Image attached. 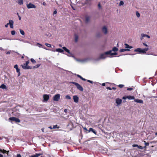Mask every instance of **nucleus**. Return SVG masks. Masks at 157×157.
<instances>
[{
    "instance_id": "412c9836",
    "label": "nucleus",
    "mask_w": 157,
    "mask_h": 157,
    "mask_svg": "<svg viewBox=\"0 0 157 157\" xmlns=\"http://www.w3.org/2000/svg\"><path fill=\"white\" fill-rule=\"evenodd\" d=\"M124 45H125V48H132V46H129V45L126 44H125Z\"/></svg>"
},
{
    "instance_id": "e2e57ef3",
    "label": "nucleus",
    "mask_w": 157,
    "mask_h": 157,
    "mask_svg": "<svg viewBox=\"0 0 157 157\" xmlns=\"http://www.w3.org/2000/svg\"><path fill=\"white\" fill-rule=\"evenodd\" d=\"M67 111V109H64V112L66 113Z\"/></svg>"
},
{
    "instance_id": "f3484780",
    "label": "nucleus",
    "mask_w": 157,
    "mask_h": 157,
    "mask_svg": "<svg viewBox=\"0 0 157 157\" xmlns=\"http://www.w3.org/2000/svg\"><path fill=\"white\" fill-rule=\"evenodd\" d=\"M130 50L128 49H122L120 50V52H123L126 51H129Z\"/></svg>"
},
{
    "instance_id": "20e7f679",
    "label": "nucleus",
    "mask_w": 157,
    "mask_h": 157,
    "mask_svg": "<svg viewBox=\"0 0 157 157\" xmlns=\"http://www.w3.org/2000/svg\"><path fill=\"white\" fill-rule=\"evenodd\" d=\"M71 83H72L76 86L78 89L80 91H83V88L80 85H79L78 83L74 82H70Z\"/></svg>"
},
{
    "instance_id": "052dcab7",
    "label": "nucleus",
    "mask_w": 157,
    "mask_h": 157,
    "mask_svg": "<svg viewBox=\"0 0 157 157\" xmlns=\"http://www.w3.org/2000/svg\"><path fill=\"white\" fill-rule=\"evenodd\" d=\"M102 86H105V83H103L102 84Z\"/></svg>"
},
{
    "instance_id": "2f4dec72",
    "label": "nucleus",
    "mask_w": 157,
    "mask_h": 157,
    "mask_svg": "<svg viewBox=\"0 0 157 157\" xmlns=\"http://www.w3.org/2000/svg\"><path fill=\"white\" fill-rule=\"evenodd\" d=\"M65 98L66 99H71V98L70 96L68 95H67L66 96Z\"/></svg>"
},
{
    "instance_id": "49530a36",
    "label": "nucleus",
    "mask_w": 157,
    "mask_h": 157,
    "mask_svg": "<svg viewBox=\"0 0 157 157\" xmlns=\"http://www.w3.org/2000/svg\"><path fill=\"white\" fill-rule=\"evenodd\" d=\"M98 8L100 9L101 8V4L100 3H99L98 5Z\"/></svg>"
},
{
    "instance_id": "c85d7f7f",
    "label": "nucleus",
    "mask_w": 157,
    "mask_h": 157,
    "mask_svg": "<svg viewBox=\"0 0 157 157\" xmlns=\"http://www.w3.org/2000/svg\"><path fill=\"white\" fill-rule=\"evenodd\" d=\"M20 33L23 35H25V32H24V31L23 30H21V29H20Z\"/></svg>"
},
{
    "instance_id": "6e6552de",
    "label": "nucleus",
    "mask_w": 157,
    "mask_h": 157,
    "mask_svg": "<svg viewBox=\"0 0 157 157\" xmlns=\"http://www.w3.org/2000/svg\"><path fill=\"white\" fill-rule=\"evenodd\" d=\"M27 7L28 9L31 8H36V6L31 3H29L27 5Z\"/></svg>"
},
{
    "instance_id": "79ce46f5",
    "label": "nucleus",
    "mask_w": 157,
    "mask_h": 157,
    "mask_svg": "<svg viewBox=\"0 0 157 157\" xmlns=\"http://www.w3.org/2000/svg\"><path fill=\"white\" fill-rule=\"evenodd\" d=\"M133 89L132 88H128L127 89L128 90H132Z\"/></svg>"
},
{
    "instance_id": "bf43d9fd",
    "label": "nucleus",
    "mask_w": 157,
    "mask_h": 157,
    "mask_svg": "<svg viewBox=\"0 0 157 157\" xmlns=\"http://www.w3.org/2000/svg\"><path fill=\"white\" fill-rule=\"evenodd\" d=\"M43 5L44 6H45L46 5V3L45 2H43Z\"/></svg>"
},
{
    "instance_id": "a878e982",
    "label": "nucleus",
    "mask_w": 157,
    "mask_h": 157,
    "mask_svg": "<svg viewBox=\"0 0 157 157\" xmlns=\"http://www.w3.org/2000/svg\"><path fill=\"white\" fill-rule=\"evenodd\" d=\"M16 71L18 73V76H19L20 75V69L18 68L17 69Z\"/></svg>"
},
{
    "instance_id": "4d7b16f0",
    "label": "nucleus",
    "mask_w": 157,
    "mask_h": 157,
    "mask_svg": "<svg viewBox=\"0 0 157 157\" xmlns=\"http://www.w3.org/2000/svg\"><path fill=\"white\" fill-rule=\"evenodd\" d=\"M81 79L83 81H86V79H85V78H83V77H82V78Z\"/></svg>"
},
{
    "instance_id": "680f3d73",
    "label": "nucleus",
    "mask_w": 157,
    "mask_h": 157,
    "mask_svg": "<svg viewBox=\"0 0 157 157\" xmlns=\"http://www.w3.org/2000/svg\"><path fill=\"white\" fill-rule=\"evenodd\" d=\"M18 17L19 20H21V16H18Z\"/></svg>"
},
{
    "instance_id": "dca6fc26",
    "label": "nucleus",
    "mask_w": 157,
    "mask_h": 157,
    "mask_svg": "<svg viewBox=\"0 0 157 157\" xmlns=\"http://www.w3.org/2000/svg\"><path fill=\"white\" fill-rule=\"evenodd\" d=\"M75 42H77L78 41V36L77 34H75Z\"/></svg>"
},
{
    "instance_id": "b1692460",
    "label": "nucleus",
    "mask_w": 157,
    "mask_h": 157,
    "mask_svg": "<svg viewBox=\"0 0 157 157\" xmlns=\"http://www.w3.org/2000/svg\"><path fill=\"white\" fill-rule=\"evenodd\" d=\"M90 18L89 16L86 17L85 21L86 22H88L90 20Z\"/></svg>"
},
{
    "instance_id": "4be33fe9",
    "label": "nucleus",
    "mask_w": 157,
    "mask_h": 157,
    "mask_svg": "<svg viewBox=\"0 0 157 157\" xmlns=\"http://www.w3.org/2000/svg\"><path fill=\"white\" fill-rule=\"evenodd\" d=\"M0 88H2V89H6V86L4 85V84H2L1 85V86H0Z\"/></svg>"
},
{
    "instance_id": "69168bd1",
    "label": "nucleus",
    "mask_w": 157,
    "mask_h": 157,
    "mask_svg": "<svg viewBox=\"0 0 157 157\" xmlns=\"http://www.w3.org/2000/svg\"><path fill=\"white\" fill-rule=\"evenodd\" d=\"M0 157H3V156L1 154H0Z\"/></svg>"
},
{
    "instance_id": "a19ab883",
    "label": "nucleus",
    "mask_w": 157,
    "mask_h": 157,
    "mask_svg": "<svg viewBox=\"0 0 157 157\" xmlns=\"http://www.w3.org/2000/svg\"><path fill=\"white\" fill-rule=\"evenodd\" d=\"M57 13V11L56 10H54L53 12V15H54V14H56Z\"/></svg>"
},
{
    "instance_id": "13d9d810",
    "label": "nucleus",
    "mask_w": 157,
    "mask_h": 157,
    "mask_svg": "<svg viewBox=\"0 0 157 157\" xmlns=\"http://www.w3.org/2000/svg\"><path fill=\"white\" fill-rule=\"evenodd\" d=\"M116 89V87H113L112 88V90H115Z\"/></svg>"
},
{
    "instance_id": "338daca9",
    "label": "nucleus",
    "mask_w": 157,
    "mask_h": 157,
    "mask_svg": "<svg viewBox=\"0 0 157 157\" xmlns=\"http://www.w3.org/2000/svg\"><path fill=\"white\" fill-rule=\"evenodd\" d=\"M6 54H10V52H8L7 53H6Z\"/></svg>"
},
{
    "instance_id": "bb28decb",
    "label": "nucleus",
    "mask_w": 157,
    "mask_h": 157,
    "mask_svg": "<svg viewBox=\"0 0 157 157\" xmlns=\"http://www.w3.org/2000/svg\"><path fill=\"white\" fill-rule=\"evenodd\" d=\"M9 152V151H7L6 150L3 149L2 150V153L4 154L6 153L8 155V153Z\"/></svg>"
},
{
    "instance_id": "aec40b11",
    "label": "nucleus",
    "mask_w": 157,
    "mask_h": 157,
    "mask_svg": "<svg viewBox=\"0 0 157 157\" xmlns=\"http://www.w3.org/2000/svg\"><path fill=\"white\" fill-rule=\"evenodd\" d=\"M17 2L20 5H21L23 4V0H17Z\"/></svg>"
},
{
    "instance_id": "f03ea898",
    "label": "nucleus",
    "mask_w": 157,
    "mask_h": 157,
    "mask_svg": "<svg viewBox=\"0 0 157 157\" xmlns=\"http://www.w3.org/2000/svg\"><path fill=\"white\" fill-rule=\"evenodd\" d=\"M148 50V48H147L144 49H141L140 48H138L134 50L135 52H138L140 53H146V52Z\"/></svg>"
},
{
    "instance_id": "5701e85b",
    "label": "nucleus",
    "mask_w": 157,
    "mask_h": 157,
    "mask_svg": "<svg viewBox=\"0 0 157 157\" xmlns=\"http://www.w3.org/2000/svg\"><path fill=\"white\" fill-rule=\"evenodd\" d=\"M56 51L60 52H63V51L62 49L60 48H58L56 50Z\"/></svg>"
},
{
    "instance_id": "5fc2aeb1",
    "label": "nucleus",
    "mask_w": 157,
    "mask_h": 157,
    "mask_svg": "<svg viewBox=\"0 0 157 157\" xmlns=\"http://www.w3.org/2000/svg\"><path fill=\"white\" fill-rule=\"evenodd\" d=\"M9 23H8L6 25H5V27L6 28H7L8 27V25H9Z\"/></svg>"
},
{
    "instance_id": "864d4df0",
    "label": "nucleus",
    "mask_w": 157,
    "mask_h": 157,
    "mask_svg": "<svg viewBox=\"0 0 157 157\" xmlns=\"http://www.w3.org/2000/svg\"><path fill=\"white\" fill-rule=\"evenodd\" d=\"M138 147L139 148H140V149H142V147L140 146H138Z\"/></svg>"
},
{
    "instance_id": "393cba45",
    "label": "nucleus",
    "mask_w": 157,
    "mask_h": 157,
    "mask_svg": "<svg viewBox=\"0 0 157 157\" xmlns=\"http://www.w3.org/2000/svg\"><path fill=\"white\" fill-rule=\"evenodd\" d=\"M118 50V49L116 47H114L113 48L112 51L114 52H117Z\"/></svg>"
},
{
    "instance_id": "a18cd8bd",
    "label": "nucleus",
    "mask_w": 157,
    "mask_h": 157,
    "mask_svg": "<svg viewBox=\"0 0 157 157\" xmlns=\"http://www.w3.org/2000/svg\"><path fill=\"white\" fill-rule=\"evenodd\" d=\"M77 76L79 78L81 79L82 78V77L81 75H77Z\"/></svg>"
},
{
    "instance_id": "7ed1b4c3",
    "label": "nucleus",
    "mask_w": 157,
    "mask_h": 157,
    "mask_svg": "<svg viewBox=\"0 0 157 157\" xmlns=\"http://www.w3.org/2000/svg\"><path fill=\"white\" fill-rule=\"evenodd\" d=\"M29 63V60H28L25 63H24L23 64L21 65V66L22 68L24 69H29L32 68V67L28 66V64Z\"/></svg>"
},
{
    "instance_id": "2eb2a0df",
    "label": "nucleus",
    "mask_w": 157,
    "mask_h": 157,
    "mask_svg": "<svg viewBox=\"0 0 157 157\" xmlns=\"http://www.w3.org/2000/svg\"><path fill=\"white\" fill-rule=\"evenodd\" d=\"M127 98L129 100L135 99V97L134 96H127Z\"/></svg>"
},
{
    "instance_id": "473e14b6",
    "label": "nucleus",
    "mask_w": 157,
    "mask_h": 157,
    "mask_svg": "<svg viewBox=\"0 0 157 157\" xmlns=\"http://www.w3.org/2000/svg\"><path fill=\"white\" fill-rule=\"evenodd\" d=\"M45 45L48 47H51V45L50 44L48 43H45Z\"/></svg>"
},
{
    "instance_id": "ea45409f",
    "label": "nucleus",
    "mask_w": 157,
    "mask_h": 157,
    "mask_svg": "<svg viewBox=\"0 0 157 157\" xmlns=\"http://www.w3.org/2000/svg\"><path fill=\"white\" fill-rule=\"evenodd\" d=\"M37 44V45H38V46L40 48L42 47V45L39 43H38Z\"/></svg>"
},
{
    "instance_id": "603ef678",
    "label": "nucleus",
    "mask_w": 157,
    "mask_h": 157,
    "mask_svg": "<svg viewBox=\"0 0 157 157\" xmlns=\"http://www.w3.org/2000/svg\"><path fill=\"white\" fill-rule=\"evenodd\" d=\"M10 27L11 28H12V29L13 28V25H10Z\"/></svg>"
},
{
    "instance_id": "f704fd0d",
    "label": "nucleus",
    "mask_w": 157,
    "mask_h": 157,
    "mask_svg": "<svg viewBox=\"0 0 157 157\" xmlns=\"http://www.w3.org/2000/svg\"><path fill=\"white\" fill-rule=\"evenodd\" d=\"M11 34L12 35H14L15 34V31L14 30L11 31Z\"/></svg>"
},
{
    "instance_id": "4468645a",
    "label": "nucleus",
    "mask_w": 157,
    "mask_h": 157,
    "mask_svg": "<svg viewBox=\"0 0 157 157\" xmlns=\"http://www.w3.org/2000/svg\"><path fill=\"white\" fill-rule=\"evenodd\" d=\"M102 31L105 34H106L107 33V29L105 26L103 27L102 29Z\"/></svg>"
},
{
    "instance_id": "9d476101",
    "label": "nucleus",
    "mask_w": 157,
    "mask_h": 157,
    "mask_svg": "<svg viewBox=\"0 0 157 157\" xmlns=\"http://www.w3.org/2000/svg\"><path fill=\"white\" fill-rule=\"evenodd\" d=\"M43 98H44V101H47L49 98V95L47 94H45L43 95Z\"/></svg>"
},
{
    "instance_id": "09e8293b",
    "label": "nucleus",
    "mask_w": 157,
    "mask_h": 157,
    "mask_svg": "<svg viewBox=\"0 0 157 157\" xmlns=\"http://www.w3.org/2000/svg\"><path fill=\"white\" fill-rule=\"evenodd\" d=\"M132 146L134 147H138V145L137 144H133L132 145Z\"/></svg>"
},
{
    "instance_id": "c9c22d12",
    "label": "nucleus",
    "mask_w": 157,
    "mask_h": 157,
    "mask_svg": "<svg viewBox=\"0 0 157 157\" xmlns=\"http://www.w3.org/2000/svg\"><path fill=\"white\" fill-rule=\"evenodd\" d=\"M124 4V3L123 2V1H121L120 2L119 5V6L123 5Z\"/></svg>"
},
{
    "instance_id": "774afa93",
    "label": "nucleus",
    "mask_w": 157,
    "mask_h": 157,
    "mask_svg": "<svg viewBox=\"0 0 157 157\" xmlns=\"http://www.w3.org/2000/svg\"><path fill=\"white\" fill-rule=\"evenodd\" d=\"M2 150L0 149V152H2Z\"/></svg>"
},
{
    "instance_id": "39448f33",
    "label": "nucleus",
    "mask_w": 157,
    "mask_h": 157,
    "mask_svg": "<svg viewBox=\"0 0 157 157\" xmlns=\"http://www.w3.org/2000/svg\"><path fill=\"white\" fill-rule=\"evenodd\" d=\"M82 128L83 129L86 131V133H87L88 132H90L91 131L92 132L94 133L95 134H96V132L92 128H90L89 130H87V128L86 127H82Z\"/></svg>"
},
{
    "instance_id": "f8f14e48",
    "label": "nucleus",
    "mask_w": 157,
    "mask_h": 157,
    "mask_svg": "<svg viewBox=\"0 0 157 157\" xmlns=\"http://www.w3.org/2000/svg\"><path fill=\"white\" fill-rule=\"evenodd\" d=\"M122 100L121 99L117 98L116 99V102L117 105H120L122 102Z\"/></svg>"
},
{
    "instance_id": "c756f323",
    "label": "nucleus",
    "mask_w": 157,
    "mask_h": 157,
    "mask_svg": "<svg viewBox=\"0 0 157 157\" xmlns=\"http://www.w3.org/2000/svg\"><path fill=\"white\" fill-rule=\"evenodd\" d=\"M59 128V127L56 124L55 125H54L53 126L52 128Z\"/></svg>"
},
{
    "instance_id": "cd10ccee",
    "label": "nucleus",
    "mask_w": 157,
    "mask_h": 157,
    "mask_svg": "<svg viewBox=\"0 0 157 157\" xmlns=\"http://www.w3.org/2000/svg\"><path fill=\"white\" fill-rule=\"evenodd\" d=\"M9 24L10 25H13V20H10L9 21Z\"/></svg>"
},
{
    "instance_id": "58836bf2",
    "label": "nucleus",
    "mask_w": 157,
    "mask_h": 157,
    "mask_svg": "<svg viewBox=\"0 0 157 157\" xmlns=\"http://www.w3.org/2000/svg\"><path fill=\"white\" fill-rule=\"evenodd\" d=\"M14 68H15L16 69H17L18 68L17 65L16 64V65H15L14 66Z\"/></svg>"
},
{
    "instance_id": "6ab92c4d",
    "label": "nucleus",
    "mask_w": 157,
    "mask_h": 157,
    "mask_svg": "<svg viewBox=\"0 0 157 157\" xmlns=\"http://www.w3.org/2000/svg\"><path fill=\"white\" fill-rule=\"evenodd\" d=\"M63 49L67 52L68 53H70L69 50L67 49V48H66L65 47H63Z\"/></svg>"
},
{
    "instance_id": "ddd939ff",
    "label": "nucleus",
    "mask_w": 157,
    "mask_h": 157,
    "mask_svg": "<svg viewBox=\"0 0 157 157\" xmlns=\"http://www.w3.org/2000/svg\"><path fill=\"white\" fill-rule=\"evenodd\" d=\"M134 101L135 102L137 103H139L141 104L143 103V101L142 100L138 99H135Z\"/></svg>"
},
{
    "instance_id": "9b49d317",
    "label": "nucleus",
    "mask_w": 157,
    "mask_h": 157,
    "mask_svg": "<svg viewBox=\"0 0 157 157\" xmlns=\"http://www.w3.org/2000/svg\"><path fill=\"white\" fill-rule=\"evenodd\" d=\"M73 99L74 100V101L75 103H77L78 101V98L76 95H75L73 96Z\"/></svg>"
},
{
    "instance_id": "423d86ee",
    "label": "nucleus",
    "mask_w": 157,
    "mask_h": 157,
    "mask_svg": "<svg viewBox=\"0 0 157 157\" xmlns=\"http://www.w3.org/2000/svg\"><path fill=\"white\" fill-rule=\"evenodd\" d=\"M9 119L10 121H13L16 123H19L20 122V119L14 117H10L9 118Z\"/></svg>"
},
{
    "instance_id": "1a4fd4ad",
    "label": "nucleus",
    "mask_w": 157,
    "mask_h": 157,
    "mask_svg": "<svg viewBox=\"0 0 157 157\" xmlns=\"http://www.w3.org/2000/svg\"><path fill=\"white\" fill-rule=\"evenodd\" d=\"M43 155V153H36L35 154L32 155L31 156H29V157H38L40 156H42Z\"/></svg>"
},
{
    "instance_id": "6e6d98bb",
    "label": "nucleus",
    "mask_w": 157,
    "mask_h": 157,
    "mask_svg": "<svg viewBox=\"0 0 157 157\" xmlns=\"http://www.w3.org/2000/svg\"><path fill=\"white\" fill-rule=\"evenodd\" d=\"M143 45H144V46H146V47H148V45H147V44H146L145 43H143Z\"/></svg>"
},
{
    "instance_id": "e433bc0d",
    "label": "nucleus",
    "mask_w": 157,
    "mask_h": 157,
    "mask_svg": "<svg viewBox=\"0 0 157 157\" xmlns=\"http://www.w3.org/2000/svg\"><path fill=\"white\" fill-rule=\"evenodd\" d=\"M40 65V64H38L36 65V66L34 67V68H37L39 67Z\"/></svg>"
},
{
    "instance_id": "c03bdc74",
    "label": "nucleus",
    "mask_w": 157,
    "mask_h": 157,
    "mask_svg": "<svg viewBox=\"0 0 157 157\" xmlns=\"http://www.w3.org/2000/svg\"><path fill=\"white\" fill-rule=\"evenodd\" d=\"M144 142L145 143V145L146 146H148L149 145V143H146L145 141H144Z\"/></svg>"
},
{
    "instance_id": "4c0bfd02",
    "label": "nucleus",
    "mask_w": 157,
    "mask_h": 157,
    "mask_svg": "<svg viewBox=\"0 0 157 157\" xmlns=\"http://www.w3.org/2000/svg\"><path fill=\"white\" fill-rule=\"evenodd\" d=\"M118 87L120 88H122L124 87V85L122 84H120L118 86Z\"/></svg>"
},
{
    "instance_id": "8fccbe9b",
    "label": "nucleus",
    "mask_w": 157,
    "mask_h": 157,
    "mask_svg": "<svg viewBox=\"0 0 157 157\" xmlns=\"http://www.w3.org/2000/svg\"><path fill=\"white\" fill-rule=\"evenodd\" d=\"M127 98V96H124L122 98V99L124 100L126 99Z\"/></svg>"
},
{
    "instance_id": "3c124183",
    "label": "nucleus",
    "mask_w": 157,
    "mask_h": 157,
    "mask_svg": "<svg viewBox=\"0 0 157 157\" xmlns=\"http://www.w3.org/2000/svg\"><path fill=\"white\" fill-rule=\"evenodd\" d=\"M17 157H21L20 154H17Z\"/></svg>"
},
{
    "instance_id": "7c9ffc66",
    "label": "nucleus",
    "mask_w": 157,
    "mask_h": 157,
    "mask_svg": "<svg viewBox=\"0 0 157 157\" xmlns=\"http://www.w3.org/2000/svg\"><path fill=\"white\" fill-rule=\"evenodd\" d=\"M31 61L33 63H36V61L33 59L32 58L30 59Z\"/></svg>"
},
{
    "instance_id": "72a5a7b5",
    "label": "nucleus",
    "mask_w": 157,
    "mask_h": 157,
    "mask_svg": "<svg viewBox=\"0 0 157 157\" xmlns=\"http://www.w3.org/2000/svg\"><path fill=\"white\" fill-rule=\"evenodd\" d=\"M136 15L138 17H139L140 16V13L138 11H136Z\"/></svg>"
},
{
    "instance_id": "0e129e2a",
    "label": "nucleus",
    "mask_w": 157,
    "mask_h": 157,
    "mask_svg": "<svg viewBox=\"0 0 157 157\" xmlns=\"http://www.w3.org/2000/svg\"><path fill=\"white\" fill-rule=\"evenodd\" d=\"M48 128H50V129H52V128H52V126H51L49 127Z\"/></svg>"
},
{
    "instance_id": "37998d69",
    "label": "nucleus",
    "mask_w": 157,
    "mask_h": 157,
    "mask_svg": "<svg viewBox=\"0 0 157 157\" xmlns=\"http://www.w3.org/2000/svg\"><path fill=\"white\" fill-rule=\"evenodd\" d=\"M87 81L88 82H89L91 83L92 84L93 83V82L92 81H91L89 80H87Z\"/></svg>"
},
{
    "instance_id": "a211bd4d",
    "label": "nucleus",
    "mask_w": 157,
    "mask_h": 157,
    "mask_svg": "<svg viewBox=\"0 0 157 157\" xmlns=\"http://www.w3.org/2000/svg\"><path fill=\"white\" fill-rule=\"evenodd\" d=\"M147 37L148 38H150V36L149 35H147L146 34H144L142 33L141 34V37Z\"/></svg>"
},
{
    "instance_id": "f257e3e1",
    "label": "nucleus",
    "mask_w": 157,
    "mask_h": 157,
    "mask_svg": "<svg viewBox=\"0 0 157 157\" xmlns=\"http://www.w3.org/2000/svg\"><path fill=\"white\" fill-rule=\"evenodd\" d=\"M112 50H110L107 52H105L104 54H101L100 55V57L101 59H105V55L109 54L110 55H115L117 54L116 52L112 53Z\"/></svg>"
},
{
    "instance_id": "0eeeda50",
    "label": "nucleus",
    "mask_w": 157,
    "mask_h": 157,
    "mask_svg": "<svg viewBox=\"0 0 157 157\" xmlns=\"http://www.w3.org/2000/svg\"><path fill=\"white\" fill-rule=\"evenodd\" d=\"M60 95L59 94H57L55 95L53 97V100L54 101H58L60 99Z\"/></svg>"
},
{
    "instance_id": "de8ad7c7",
    "label": "nucleus",
    "mask_w": 157,
    "mask_h": 157,
    "mask_svg": "<svg viewBox=\"0 0 157 157\" xmlns=\"http://www.w3.org/2000/svg\"><path fill=\"white\" fill-rule=\"evenodd\" d=\"M106 89L108 90H112V88L110 87H106Z\"/></svg>"
}]
</instances>
